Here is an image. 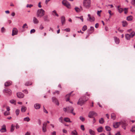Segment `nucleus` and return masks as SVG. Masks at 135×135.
Returning a JSON list of instances; mask_svg holds the SVG:
<instances>
[{"mask_svg":"<svg viewBox=\"0 0 135 135\" xmlns=\"http://www.w3.org/2000/svg\"><path fill=\"white\" fill-rule=\"evenodd\" d=\"M45 13V11L42 9H39L37 10V17L40 18L43 16Z\"/></svg>","mask_w":135,"mask_h":135,"instance_id":"obj_3","label":"nucleus"},{"mask_svg":"<svg viewBox=\"0 0 135 135\" xmlns=\"http://www.w3.org/2000/svg\"><path fill=\"white\" fill-rule=\"evenodd\" d=\"M131 131L132 132H135V125H134L132 126V128L131 130Z\"/></svg>","mask_w":135,"mask_h":135,"instance_id":"obj_32","label":"nucleus"},{"mask_svg":"<svg viewBox=\"0 0 135 135\" xmlns=\"http://www.w3.org/2000/svg\"><path fill=\"white\" fill-rule=\"evenodd\" d=\"M128 8H125L124 9V13L126 14L128 12Z\"/></svg>","mask_w":135,"mask_h":135,"instance_id":"obj_48","label":"nucleus"},{"mask_svg":"<svg viewBox=\"0 0 135 135\" xmlns=\"http://www.w3.org/2000/svg\"><path fill=\"white\" fill-rule=\"evenodd\" d=\"M41 2H39L38 4V6L40 8L41 7Z\"/></svg>","mask_w":135,"mask_h":135,"instance_id":"obj_62","label":"nucleus"},{"mask_svg":"<svg viewBox=\"0 0 135 135\" xmlns=\"http://www.w3.org/2000/svg\"><path fill=\"white\" fill-rule=\"evenodd\" d=\"M75 9L76 11L78 13H79L80 11V8L78 7H75Z\"/></svg>","mask_w":135,"mask_h":135,"instance_id":"obj_34","label":"nucleus"},{"mask_svg":"<svg viewBox=\"0 0 135 135\" xmlns=\"http://www.w3.org/2000/svg\"><path fill=\"white\" fill-rule=\"evenodd\" d=\"M76 17L80 19V20H81L82 22H83V18L82 16H81L80 17Z\"/></svg>","mask_w":135,"mask_h":135,"instance_id":"obj_52","label":"nucleus"},{"mask_svg":"<svg viewBox=\"0 0 135 135\" xmlns=\"http://www.w3.org/2000/svg\"><path fill=\"white\" fill-rule=\"evenodd\" d=\"M32 84V83L31 82L28 81L26 82L25 83V85L26 86H29L30 85H31Z\"/></svg>","mask_w":135,"mask_h":135,"instance_id":"obj_31","label":"nucleus"},{"mask_svg":"<svg viewBox=\"0 0 135 135\" xmlns=\"http://www.w3.org/2000/svg\"><path fill=\"white\" fill-rule=\"evenodd\" d=\"M64 120L66 122H71L70 120V119L68 118H64Z\"/></svg>","mask_w":135,"mask_h":135,"instance_id":"obj_28","label":"nucleus"},{"mask_svg":"<svg viewBox=\"0 0 135 135\" xmlns=\"http://www.w3.org/2000/svg\"><path fill=\"white\" fill-rule=\"evenodd\" d=\"M23 91L26 94H27L28 93V91L26 90H24V91Z\"/></svg>","mask_w":135,"mask_h":135,"instance_id":"obj_63","label":"nucleus"},{"mask_svg":"<svg viewBox=\"0 0 135 135\" xmlns=\"http://www.w3.org/2000/svg\"><path fill=\"white\" fill-rule=\"evenodd\" d=\"M51 135H56V132L54 131L52 133Z\"/></svg>","mask_w":135,"mask_h":135,"instance_id":"obj_64","label":"nucleus"},{"mask_svg":"<svg viewBox=\"0 0 135 135\" xmlns=\"http://www.w3.org/2000/svg\"><path fill=\"white\" fill-rule=\"evenodd\" d=\"M88 100V98H86L85 96H82L80 98L77 104L79 105L82 106Z\"/></svg>","mask_w":135,"mask_h":135,"instance_id":"obj_1","label":"nucleus"},{"mask_svg":"<svg viewBox=\"0 0 135 135\" xmlns=\"http://www.w3.org/2000/svg\"><path fill=\"white\" fill-rule=\"evenodd\" d=\"M12 83V82L11 81L6 82L4 84V86H9Z\"/></svg>","mask_w":135,"mask_h":135,"instance_id":"obj_18","label":"nucleus"},{"mask_svg":"<svg viewBox=\"0 0 135 135\" xmlns=\"http://www.w3.org/2000/svg\"><path fill=\"white\" fill-rule=\"evenodd\" d=\"M62 120L63 118L62 117H61L59 119V121L62 123Z\"/></svg>","mask_w":135,"mask_h":135,"instance_id":"obj_47","label":"nucleus"},{"mask_svg":"<svg viewBox=\"0 0 135 135\" xmlns=\"http://www.w3.org/2000/svg\"><path fill=\"white\" fill-rule=\"evenodd\" d=\"M39 28L40 29L42 30L44 28V26L43 25H41L40 26Z\"/></svg>","mask_w":135,"mask_h":135,"instance_id":"obj_57","label":"nucleus"},{"mask_svg":"<svg viewBox=\"0 0 135 135\" xmlns=\"http://www.w3.org/2000/svg\"><path fill=\"white\" fill-rule=\"evenodd\" d=\"M3 92L7 93L9 95H11L12 93L11 90L9 89H4L3 90Z\"/></svg>","mask_w":135,"mask_h":135,"instance_id":"obj_9","label":"nucleus"},{"mask_svg":"<svg viewBox=\"0 0 135 135\" xmlns=\"http://www.w3.org/2000/svg\"><path fill=\"white\" fill-rule=\"evenodd\" d=\"M134 34H135L134 32V31H132L129 35H131V37H132L134 36Z\"/></svg>","mask_w":135,"mask_h":135,"instance_id":"obj_39","label":"nucleus"},{"mask_svg":"<svg viewBox=\"0 0 135 135\" xmlns=\"http://www.w3.org/2000/svg\"><path fill=\"white\" fill-rule=\"evenodd\" d=\"M120 122V124L122 125V127H126L127 126V124L125 121H121Z\"/></svg>","mask_w":135,"mask_h":135,"instance_id":"obj_21","label":"nucleus"},{"mask_svg":"<svg viewBox=\"0 0 135 135\" xmlns=\"http://www.w3.org/2000/svg\"><path fill=\"white\" fill-rule=\"evenodd\" d=\"M97 115V113L94 111H90L88 114V117L90 118H93V116H96Z\"/></svg>","mask_w":135,"mask_h":135,"instance_id":"obj_4","label":"nucleus"},{"mask_svg":"<svg viewBox=\"0 0 135 135\" xmlns=\"http://www.w3.org/2000/svg\"><path fill=\"white\" fill-rule=\"evenodd\" d=\"M114 38L115 43L117 44H119V39L116 37H114Z\"/></svg>","mask_w":135,"mask_h":135,"instance_id":"obj_19","label":"nucleus"},{"mask_svg":"<svg viewBox=\"0 0 135 135\" xmlns=\"http://www.w3.org/2000/svg\"><path fill=\"white\" fill-rule=\"evenodd\" d=\"M20 110H19L17 109L16 111V113L17 115H18L20 112Z\"/></svg>","mask_w":135,"mask_h":135,"instance_id":"obj_43","label":"nucleus"},{"mask_svg":"<svg viewBox=\"0 0 135 135\" xmlns=\"http://www.w3.org/2000/svg\"><path fill=\"white\" fill-rule=\"evenodd\" d=\"M94 30V28L93 27L91 26L90 27V29L88 30V33H91L93 32Z\"/></svg>","mask_w":135,"mask_h":135,"instance_id":"obj_17","label":"nucleus"},{"mask_svg":"<svg viewBox=\"0 0 135 135\" xmlns=\"http://www.w3.org/2000/svg\"><path fill=\"white\" fill-rule=\"evenodd\" d=\"M125 37L127 40H129L130 39L131 35L129 34H127L125 35Z\"/></svg>","mask_w":135,"mask_h":135,"instance_id":"obj_25","label":"nucleus"},{"mask_svg":"<svg viewBox=\"0 0 135 135\" xmlns=\"http://www.w3.org/2000/svg\"><path fill=\"white\" fill-rule=\"evenodd\" d=\"M28 28L27 25L26 23L24 24L22 26V28Z\"/></svg>","mask_w":135,"mask_h":135,"instance_id":"obj_40","label":"nucleus"},{"mask_svg":"<svg viewBox=\"0 0 135 135\" xmlns=\"http://www.w3.org/2000/svg\"><path fill=\"white\" fill-rule=\"evenodd\" d=\"M111 118L113 120H115L116 117L115 114L113 113H112L111 114Z\"/></svg>","mask_w":135,"mask_h":135,"instance_id":"obj_23","label":"nucleus"},{"mask_svg":"<svg viewBox=\"0 0 135 135\" xmlns=\"http://www.w3.org/2000/svg\"><path fill=\"white\" fill-rule=\"evenodd\" d=\"M38 123L39 125H40L41 123V121L40 119H38Z\"/></svg>","mask_w":135,"mask_h":135,"instance_id":"obj_61","label":"nucleus"},{"mask_svg":"<svg viewBox=\"0 0 135 135\" xmlns=\"http://www.w3.org/2000/svg\"><path fill=\"white\" fill-rule=\"evenodd\" d=\"M87 29V27L86 25H84L83 26V27L82 29V31H85Z\"/></svg>","mask_w":135,"mask_h":135,"instance_id":"obj_38","label":"nucleus"},{"mask_svg":"<svg viewBox=\"0 0 135 135\" xmlns=\"http://www.w3.org/2000/svg\"><path fill=\"white\" fill-rule=\"evenodd\" d=\"M73 91H71L70 93L68 94H67L65 97V98L66 99V101H68L69 100L70 97L71 95V94L73 93Z\"/></svg>","mask_w":135,"mask_h":135,"instance_id":"obj_13","label":"nucleus"},{"mask_svg":"<svg viewBox=\"0 0 135 135\" xmlns=\"http://www.w3.org/2000/svg\"><path fill=\"white\" fill-rule=\"evenodd\" d=\"M4 30H5V29H4V27H3L2 28L1 30V31L2 32H4Z\"/></svg>","mask_w":135,"mask_h":135,"instance_id":"obj_59","label":"nucleus"},{"mask_svg":"<svg viewBox=\"0 0 135 135\" xmlns=\"http://www.w3.org/2000/svg\"><path fill=\"white\" fill-rule=\"evenodd\" d=\"M52 101L57 105H59V103L58 102L57 100L55 97H53L52 98Z\"/></svg>","mask_w":135,"mask_h":135,"instance_id":"obj_12","label":"nucleus"},{"mask_svg":"<svg viewBox=\"0 0 135 135\" xmlns=\"http://www.w3.org/2000/svg\"><path fill=\"white\" fill-rule=\"evenodd\" d=\"M132 4L135 6V0H132Z\"/></svg>","mask_w":135,"mask_h":135,"instance_id":"obj_58","label":"nucleus"},{"mask_svg":"<svg viewBox=\"0 0 135 135\" xmlns=\"http://www.w3.org/2000/svg\"><path fill=\"white\" fill-rule=\"evenodd\" d=\"M18 31L17 29L16 28H14L12 30V35L13 36L17 35L18 34Z\"/></svg>","mask_w":135,"mask_h":135,"instance_id":"obj_7","label":"nucleus"},{"mask_svg":"<svg viewBox=\"0 0 135 135\" xmlns=\"http://www.w3.org/2000/svg\"><path fill=\"white\" fill-rule=\"evenodd\" d=\"M105 128L106 130L108 131H110L111 130V128H110L108 126H106Z\"/></svg>","mask_w":135,"mask_h":135,"instance_id":"obj_36","label":"nucleus"},{"mask_svg":"<svg viewBox=\"0 0 135 135\" xmlns=\"http://www.w3.org/2000/svg\"><path fill=\"white\" fill-rule=\"evenodd\" d=\"M27 109V108L25 107L22 106L21 109V111L22 112H25Z\"/></svg>","mask_w":135,"mask_h":135,"instance_id":"obj_22","label":"nucleus"},{"mask_svg":"<svg viewBox=\"0 0 135 135\" xmlns=\"http://www.w3.org/2000/svg\"><path fill=\"white\" fill-rule=\"evenodd\" d=\"M42 130L43 132H45L46 131V127H42Z\"/></svg>","mask_w":135,"mask_h":135,"instance_id":"obj_46","label":"nucleus"},{"mask_svg":"<svg viewBox=\"0 0 135 135\" xmlns=\"http://www.w3.org/2000/svg\"><path fill=\"white\" fill-rule=\"evenodd\" d=\"M74 110V108L71 107L70 106L67 107V111L68 112H70L73 114L75 115V113H73V111Z\"/></svg>","mask_w":135,"mask_h":135,"instance_id":"obj_6","label":"nucleus"},{"mask_svg":"<svg viewBox=\"0 0 135 135\" xmlns=\"http://www.w3.org/2000/svg\"><path fill=\"white\" fill-rule=\"evenodd\" d=\"M99 121L100 123L103 124L104 122V119L103 118H102L99 120Z\"/></svg>","mask_w":135,"mask_h":135,"instance_id":"obj_37","label":"nucleus"},{"mask_svg":"<svg viewBox=\"0 0 135 135\" xmlns=\"http://www.w3.org/2000/svg\"><path fill=\"white\" fill-rule=\"evenodd\" d=\"M89 133L91 135H94L95 134L94 132L91 129L89 130Z\"/></svg>","mask_w":135,"mask_h":135,"instance_id":"obj_35","label":"nucleus"},{"mask_svg":"<svg viewBox=\"0 0 135 135\" xmlns=\"http://www.w3.org/2000/svg\"><path fill=\"white\" fill-rule=\"evenodd\" d=\"M33 22L35 24H37L39 23V21L35 17H34L33 19Z\"/></svg>","mask_w":135,"mask_h":135,"instance_id":"obj_16","label":"nucleus"},{"mask_svg":"<svg viewBox=\"0 0 135 135\" xmlns=\"http://www.w3.org/2000/svg\"><path fill=\"white\" fill-rule=\"evenodd\" d=\"M120 124V122H117L113 123V126L115 128H118Z\"/></svg>","mask_w":135,"mask_h":135,"instance_id":"obj_11","label":"nucleus"},{"mask_svg":"<svg viewBox=\"0 0 135 135\" xmlns=\"http://www.w3.org/2000/svg\"><path fill=\"white\" fill-rule=\"evenodd\" d=\"M67 32H69L70 31V29L69 28H67L64 30Z\"/></svg>","mask_w":135,"mask_h":135,"instance_id":"obj_51","label":"nucleus"},{"mask_svg":"<svg viewBox=\"0 0 135 135\" xmlns=\"http://www.w3.org/2000/svg\"><path fill=\"white\" fill-rule=\"evenodd\" d=\"M111 11L110 10H109L108 11V12L109 13L110 16H109V17H111V16L112 15H113V14H111Z\"/></svg>","mask_w":135,"mask_h":135,"instance_id":"obj_53","label":"nucleus"},{"mask_svg":"<svg viewBox=\"0 0 135 135\" xmlns=\"http://www.w3.org/2000/svg\"><path fill=\"white\" fill-rule=\"evenodd\" d=\"M52 12L55 14V15L57 17L59 16V15L56 13V10H54L52 11Z\"/></svg>","mask_w":135,"mask_h":135,"instance_id":"obj_44","label":"nucleus"},{"mask_svg":"<svg viewBox=\"0 0 135 135\" xmlns=\"http://www.w3.org/2000/svg\"><path fill=\"white\" fill-rule=\"evenodd\" d=\"M43 18L45 21L47 22L49 21V20L48 19V17L47 15H46L44 16Z\"/></svg>","mask_w":135,"mask_h":135,"instance_id":"obj_27","label":"nucleus"},{"mask_svg":"<svg viewBox=\"0 0 135 135\" xmlns=\"http://www.w3.org/2000/svg\"><path fill=\"white\" fill-rule=\"evenodd\" d=\"M43 111L44 112L46 113V114H47L48 113V112L45 109V108L43 106Z\"/></svg>","mask_w":135,"mask_h":135,"instance_id":"obj_45","label":"nucleus"},{"mask_svg":"<svg viewBox=\"0 0 135 135\" xmlns=\"http://www.w3.org/2000/svg\"><path fill=\"white\" fill-rule=\"evenodd\" d=\"M122 25L123 27H126L128 25V23L126 21H123L122 22Z\"/></svg>","mask_w":135,"mask_h":135,"instance_id":"obj_20","label":"nucleus"},{"mask_svg":"<svg viewBox=\"0 0 135 135\" xmlns=\"http://www.w3.org/2000/svg\"><path fill=\"white\" fill-rule=\"evenodd\" d=\"M91 0H83V6L87 9H88L90 6Z\"/></svg>","mask_w":135,"mask_h":135,"instance_id":"obj_2","label":"nucleus"},{"mask_svg":"<svg viewBox=\"0 0 135 135\" xmlns=\"http://www.w3.org/2000/svg\"><path fill=\"white\" fill-rule=\"evenodd\" d=\"M61 22L62 25H64L65 22V17L64 16H62L61 18Z\"/></svg>","mask_w":135,"mask_h":135,"instance_id":"obj_15","label":"nucleus"},{"mask_svg":"<svg viewBox=\"0 0 135 135\" xmlns=\"http://www.w3.org/2000/svg\"><path fill=\"white\" fill-rule=\"evenodd\" d=\"M4 114L5 115H7L9 114V112L6 111L4 112Z\"/></svg>","mask_w":135,"mask_h":135,"instance_id":"obj_41","label":"nucleus"},{"mask_svg":"<svg viewBox=\"0 0 135 135\" xmlns=\"http://www.w3.org/2000/svg\"><path fill=\"white\" fill-rule=\"evenodd\" d=\"M62 4L68 8H70V5L69 3L66 0H64L62 1Z\"/></svg>","mask_w":135,"mask_h":135,"instance_id":"obj_5","label":"nucleus"},{"mask_svg":"<svg viewBox=\"0 0 135 135\" xmlns=\"http://www.w3.org/2000/svg\"><path fill=\"white\" fill-rule=\"evenodd\" d=\"M33 6V5L31 4H28L27 5V7H29V8H31V7H32Z\"/></svg>","mask_w":135,"mask_h":135,"instance_id":"obj_54","label":"nucleus"},{"mask_svg":"<svg viewBox=\"0 0 135 135\" xmlns=\"http://www.w3.org/2000/svg\"><path fill=\"white\" fill-rule=\"evenodd\" d=\"M35 30L34 29H32L31 30L30 32L31 33H34L35 32Z\"/></svg>","mask_w":135,"mask_h":135,"instance_id":"obj_50","label":"nucleus"},{"mask_svg":"<svg viewBox=\"0 0 135 135\" xmlns=\"http://www.w3.org/2000/svg\"><path fill=\"white\" fill-rule=\"evenodd\" d=\"M46 126H47V123L45 122H44L43 124L42 127H46Z\"/></svg>","mask_w":135,"mask_h":135,"instance_id":"obj_55","label":"nucleus"},{"mask_svg":"<svg viewBox=\"0 0 135 135\" xmlns=\"http://www.w3.org/2000/svg\"><path fill=\"white\" fill-rule=\"evenodd\" d=\"M30 119L28 117H27L23 119V120L25 121L28 122L30 121Z\"/></svg>","mask_w":135,"mask_h":135,"instance_id":"obj_30","label":"nucleus"},{"mask_svg":"<svg viewBox=\"0 0 135 135\" xmlns=\"http://www.w3.org/2000/svg\"><path fill=\"white\" fill-rule=\"evenodd\" d=\"M133 18L132 16H129L127 17V19L128 21H131Z\"/></svg>","mask_w":135,"mask_h":135,"instance_id":"obj_29","label":"nucleus"},{"mask_svg":"<svg viewBox=\"0 0 135 135\" xmlns=\"http://www.w3.org/2000/svg\"><path fill=\"white\" fill-rule=\"evenodd\" d=\"M34 107L36 109H39L41 107V105L38 103L35 104L34 105Z\"/></svg>","mask_w":135,"mask_h":135,"instance_id":"obj_14","label":"nucleus"},{"mask_svg":"<svg viewBox=\"0 0 135 135\" xmlns=\"http://www.w3.org/2000/svg\"><path fill=\"white\" fill-rule=\"evenodd\" d=\"M0 131L1 133H4L6 131V126L5 124H3L2 127V128L0 130Z\"/></svg>","mask_w":135,"mask_h":135,"instance_id":"obj_8","label":"nucleus"},{"mask_svg":"<svg viewBox=\"0 0 135 135\" xmlns=\"http://www.w3.org/2000/svg\"><path fill=\"white\" fill-rule=\"evenodd\" d=\"M101 12H102L101 10L98 11H97V14L99 16H100V13Z\"/></svg>","mask_w":135,"mask_h":135,"instance_id":"obj_56","label":"nucleus"},{"mask_svg":"<svg viewBox=\"0 0 135 135\" xmlns=\"http://www.w3.org/2000/svg\"><path fill=\"white\" fill-rule=\"evenodd\" d=\"M99 27V24L98 23H97L95 24V27L96 28H97Z\"/></svg>","mask_w":135,"mask_h":135,"instance_id":"obj_60","label":"nucleus"},{"mask_svg":"<svg viewBox=\"0 0 135 135\" xmlns=\"http://www.w3.org/2000/svg\"><path fill=\"white\" fill-rule=\"evenodd\" d=\"M87 20L90 22H92L95 20L94 18L93 17H90V18H87Z\"/></svg>","mask_w":135,"mask_h":135,"instance_id":"obj_24","label":"nucleus"},{"mask_svg":"<svg viewBox=\"0 0 135 135\" xmlns=\"http://www.w3.org/2000/svg\"><path fill=\"white\" fill-rule=\"evenodd\" d=\"M17 97L20 98H22L24 97V94L21 92H18L17 93Z\"/></svg>","mask_w":135,"mask_h":135,"instance_id":"obj_10","label":"nucleus"},{"mask_svg":"<svg viewBox=\"0 0 135 135\" xmlns=\"http://www.w3.org/2000/svg\"><path fill=\"white\" fill-rule=\"evenodd\" d=\"M81 129L83 130L84 131L85 130V128H84V126L83 125H82L81 126H80Z\"/></svg>","mask_w":135,"mask_h":135,"instance_id":"obj_49","label":"nucleus"},{"mask_svg":"<svg viewBox=\"0 0 135 135\" xmlns=\"http://www.w3.org/2000/svg\"><path fill=\"white\" fill-rule=\"evenodd\" d=\"M80 119L82 122L84 121L85 120V119L82 116L80 117Z\"/></svg>","mask_w":135,"mask_h":135,"instance_id":"obj_42","label":"nucleus"},{"mask_svg":"<svg viewBox=\"0 0 135 135\" xmlns=\"http://www.w3.org/2000/svg\"><path fill=\"white\" fill-rule=\"evenodd\" d=\"M120 6H117V8L119 12L120 13H121L123 11V9L122 8H120Z\"/></svg>","mask_w":135,"mask_h":135,"instance_id":"obj_26","label":"nucleus"},{"mask_svg":"<svg viewBox=\"0 0 135 135\" xmlns=\"http://www.w3.org/2000/svg\"><path fill=\"white\" fill-rule=\"evenodd\" d=\"M103 128L102 127H99L97 129V131L99 132H101L102 131Z\"/></svg>","mask_w":135,"mask_h":135,"instance_id":"obj_33","label":"nucleus"}]
</instances>
